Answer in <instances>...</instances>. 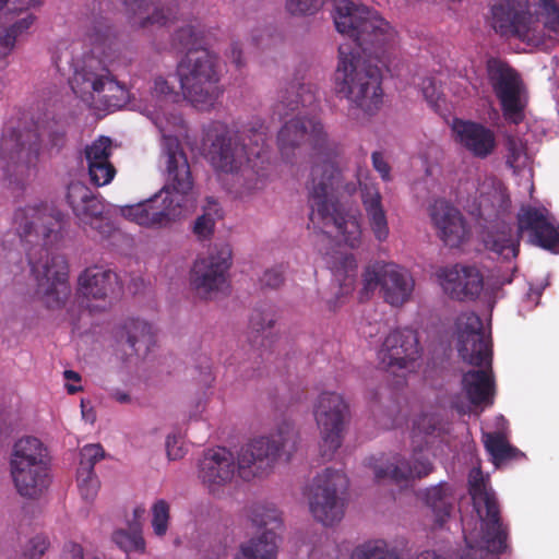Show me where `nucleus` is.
Returning a JSON list of instances; mask_svg holds the SVG:
<instances>
[{"label": "nucleus", "instance_id": "603ef678", "mask_svg": "<svg viewBox=\"0 0 559 559\" xmlns=\"http://www.w3.org/2000/svg\"><path fill=\"white\" fill-rule=\"evenodd\" d=\"M371 162L373 168L379 173L380 177L383 181L391 180V166L384 159L383 154L381 152H373L371 155Z\"/></svg>", "mask_w": 559, "mask_h": 559}, {"label": "nucleus", "instance_id": "f03ea898", "mask_svg": "<svg viewBox=\"0 0 559 559\" xmlns=\"http://www.w3.org/2000/svg\"><path fill=\"white\" fill-rule=\"evenodd\" d=\"M318 88L296 76L278 92L274 111L281 118L297 111L277 133V146L284 159L292 162L295 151L309 146L316 160L311 166L307 185L308 205L313 222H335L329 213L333 204L329 198L331 189L340 181L341 174L336 158L342 154V145L328 134L322 121L310 115L317 108Z\"/></svg>", "mask_w": 559, "mask_h": 559}, {"label": "nucleus", "instance_id": "680f3d73", "mask_svg": "<svg viewBox=\"0 0 559 559\" xmlns=\"http://www.w3.org/2000/svg\"><path fill=\"white\" fill-rule=\"evenodd\" d=\"M241 55H242V51H241L240 46L237 43L233 44L231 48H230V56H231L233 62L237 67L242 66Z\"/></svg>", "mask_w": 559, "mask_h": 559}, {"label": "nucleus", "instance_id": "4d7b16f0", "mask_svg": "<svg viewBox=\"0 0 559 559\" xmlns=\"http://www.w3.org/2000/svg\"><path fill=\"white\" fill-rule=\"evenodd\" d=\"M61 559H84L82 546L73 542L66 543L62 549Z\"/></svg>", "mask_w": 559, "mask_h": 559}, {"label": "nucleus", "instance_id": "c9c22d12", "mask_svg": "<svg viewBox=\"0 0 559 559\" xmlns=\"http://www.w3.org/2000/svg\"><path fill=\"white\" fill-rule=\"evenodd\" d=\"M35 5L34 0H25L21 7H14L10 12L12 15V23L7 28L19 39L24 34H27L28 29L34 24L36 16L28 11L29 7Z\"/></svg>", "mask_w": 559, "mask_h": 559}, {"label": "nucleus", "instance_id": "0e129e2a", "mask_svg": "<svg viewBox=\"0 0 559 559\" xmlns=\"http://www.w3.org/2000/svg\"><path fill=\"white\" fill-rule=\"evenodd\" d=\"M63 376H64V379H67V380H72L75 382L81 381V376L76 371H73V370H66L63 372Z\"/></svg>", "mask_w": 559, "mask_h": 559}, {"label": "nucleus", "instance_id": "a19ab883", "mask_svg": "<svg viewBox=\"0 0 559 559\" xmlns=\"http://www.w3.org/2000/svg\"><path fill=\"white\" fill-rule=\"evenodd\" d=\"M105 457V451L99 443L86 444L80 451L78 472L94 473L95 464Z\"/></svg>", "mask_w": 559, "mask_h": 559}, {"label": "nucleus", "instance_id": "37998d69", "mask_svg": "<svg viewBox=\"0 0 559 559\" xmlns=\"http://www.w3.org/2000/svg\"><path fill=\"white\" fill-rule=\"evenodd\" d=\"M112 540L126 552H143L145 549V542L143 537L138 533L130 534L123 530H119L112 534Z\"/></svg>", "mask_w": 559, "mask_h": 559}, {"label": "nucleus", "instance_id": "f3484780", "mask_svg": "<svg viewBox=\"0 0 559 559\" xmlns=\"http://www.w3.org/2000/svg\"><path fill=\"white\" fill-rule=\"evenodd\" d=\"M378 287L385 302L401 307L412 296L414 280L406 270L395 263L374 262L362 273L360 300L369 299Z\"/></svg>", "mask_w": 559, "mask_h": 559}, {"label": "nucleus", "instance_id": "aec40b11", "mask_svg": "<svg viewBox=\"0 0 559 559\" xmlns=\"http://www.w3.org/2000/svg\"><path fill=\"white\" fill-rule=\"evenodd\" d=\"M487 78L507 121L519 124L524 120V103L521 99L522 80L519 73L499 58L486 62Z\"/></svg>", "mask_w": 559, "mask_h": 559}, {"label": "nucleus", "instance_id": "4c0bfd02", "mask_svg": "<svg viewBox=\"0 0 559 559\" xmlns=\"http://www.w3.org/2000/svg\"><path fill=\"white\" fill-rule=\"evenodd\" d=\"M275 322L274 314L271 312L259 311L255 310L250 317V328L257 335L253 337L252 342L259 343L258 338L261 336L260 345L262 347L269 346L271 341L269 340V334L266 333Z\"/></svg>", "mask_w": 559, "mask_h": 559}, {"label": "nucleus", "instance_id": "20e7f679", "mask_svg": "<svg viewBox=\"0 0 559 559\" xmlns=\"http://www.w3.org/2000/svg\"><path fill=\"white\" fill-rule=\"evenodd\" d=\"M204 146L215 171L236 176V197L242 199L263 188L269 163V128L262 119L252 118L236 132L215 122L205 133Z\"/></svg>", "mask_w": 559, "mask_h": 559}, {"label": "nucleus", "instance_id": "13d9d810", "mask_svg": "<svg viewBox=\"0 0 559 559\" xmlns=\"http://www.w3.org/2000/svg\"><path fill=\"white\" fill-rule=\"evenodd\" d=\"M166 452L169 460H178L183 456V450L178 445V439L175 436H168L166 439Z\"/></svg>", "mask_w": 559, "mask_h": 559}, {"label": "nucleus", "instance_id": "c756f323", "mask_svg": "<svg viewBox=\"0 0 559 559\" xmlns=\"http://www.w3.org/2000/svg\"><path fill=\"white\" fill-rule=\"evenodd\" d=\"M452 131L455 141L475 157L485 158L496 147L495 133L481 123L455 119Z\"/></svg>", "mask_w": 559, "mask_h": 559}, {"label": "nucleus", "instance_id": "393cba45", "mask_svg": "<svg viewBox=\"0 0 559 559\" xmlns=\"http://www.w3.org/2000/svg\"><path fill=\"white\" fill-rule=\"evenodd\" d=\"M119 286L118 275L104 266L86 267L78 280V295L81 306L90 312L103 311L109 305L110 295Z\"/></svg>", "mask_w": 559, "mask_h": 559}, {"label": "nucleus", "instance_id": "5701e85b", "mask_svg": "<svg viewBox=\"0 0 559 559\" xmlns=\"http://www.w3.org/2000/svg\"><path fill=\"white\" fill-rule=\"evenodd\" d=\"M421 347L416 331L397 329L390 332L378 350L380 365L388 371L413 370L421 357Z\"/></svg>", "mask_w": 559, "mask_h": 559}, {"label": "nucleus", "instance_id": "7ed1b4c3", "mask_svg": "<svg viewBox=\"0 0 559 559\" xmlns=\"http://www.w3.org/2000/svg\"><path fill=\"white\" fill-rule=\"evenodd\" d=\"M63 225V213L44 202L20 206L12 217V227L25 246L37 282V294L48 309L62 308L71 293L68 262L51 250Z\"/></svg>", "mask_w": 559, "mask_h": 559}, {"label": "nucleus", "instance_id": "f257e3e1", "mask_svg": "<svg viewBox=\"0 0 559 559\" xmlns=\"http://www.w3.org/2000/svg\"><path fill=\"white\" fill-rule=\"evenodd\" d=\"M333 17L337 32L353 41L338 47L336 93L349 102L352 118L369 119L383 102L381 67H389L396 32L377 11L352 0L338 1Z\"/></svg>", "mask_w": 559, "mask_h": 559}, {"label": "nucleus", "instance_id": "72a5a7b5", "mask_svg": "<svg viewBox=\"0 0 559 559\" xmlns=\"http://www.w3.org/2000/svg\"><path fill=\"white\" fill-rule=\"evenodd\" d=\"M483 442L496 467L526 459L524 452L512 445L504 431L484 432Z\"/></svg>", "mask_w": 559, "mask_h": 559}, {"label": "nucleus", "instance_id": "3c124183", "mask_svg": "<svg viewBox=\"0 0 559 559\" xmlns=\"http://www.w3.org/2000/svg\"><path fill=\"white\" fill-rule=\"evenodd\" d=\"M260 283L263 287L278 288L284 283V271L283 266H275L264 272L260 278Z\"/></svg>", "mask_w": 559, "mask_h": 559}, {"label": "nucleus", "instance_id": "6e6552de", "mask_svg": "<svg viewBox=\"0 0 559 559\" xmlns=\"http://www.w3.org/2000/svg\"><path fill=\"white\" fill-rule=\"evenodd\" d=\"M469 495L480 520V540L474 544L464 535L466 548L460 559H499L510 549L509 526L503 523L495 492L487 487L480 468H473L468 477Z\"/></svg>", "mask_w": 559, "mask_h": 559}, {"label": "nucleus", "instance_id": "f8f14e48", "mask_svg": "<svg viewBox=\"0 0 559 559\" xmlns=\"http://www.w3.org/2000/svg\"><path fill=\"white\" fill-rule=\"evenodd\" d=\"M9 465L14 488L21 497L34 500L48 488L49 456L38 438L19 439L13 445Z\"/></svg>", "mask_w": 559, "mask_h": 559}, {"label": "nucleus", "instance_id": "ea45409f", "mask_svg": "<svg viewBox=\"0 0 559 559\" xmlns=\"http://www.w3.org/2000/svg\"><path fill=\"white\" fill-rule=\"evenodd\" d=\"M340 262L344 271L343 282L340 283V292L342 296H346L355 288L357 262L353 254L341 255Z\"/></svg>", "mask_w": 559, "mask_h": 559}, {"label": "nucleus", "instance_id": "79ce46f5", "mask_svg": "<svg viewBox=\"0 0 559 559\" xmlns=\"http://www.w3.org/2000/svg\"><path fill=\"white\" fill-rule=\"evenodd\" d=\"M79 491L81 497L86 501H93L99 490L100 483L95 473L78 472L76 476Z\"/></svg>", "mask_w": 559, "mask_h": 559}, {"label": "nucleus", "instance_id": "338daca9", "mask_svg": "<svg viewBox=\"0 0 559 559\" xmlns=\"http://www.w3.org/2000/svg\"><path fill=\"white\" fill-rule=\"evenodd\" d=\"M209 205L213 206V210H214L215 214L218 213L217 203L214 200H209ZM209 210H212V207H210Z\"/></svg>", "mask_w": 559, "mask_h": 559}, {"label": "nucleus", "instance_id": "09e8293b", "mask_svg": "<svg viewBox=\"0 0 559 559\" xmlns=\"http://www.w3.org/2000/svg\"><path fill=\"white\" fill-rule=\"evenodd\" d=\"M50 542L45 535H36L25 545L21 559H41L48 550Z\"/></svg>", "mask_w": 559, "mask_h": 559}, {"label": "nucleus", "instance_id": "bb28decb", "mask_svg": "<svg viewBox=\"0 0 559 559\" xmlns=\"http://www.w3.org/2000/svg\"><path fill=\"white\" fill-rule=\"evenodd\" d=\"M443 292L459 301L476 300L483 288L484 277L475 266L455 264L437 272Z\"/></svg>", "mask_w": 559, "mask_h": 559}, {"label": "nucleus", "instance_id": "cd10ccee", "mask_svg": "<svg viewBox=\"0 0 559 559\" xmlns=\"http://www.w3.org/2000/svg\"><path fill=\"white\" fill-rule=\"evenodd\" d=\"M431 224L439 239L450 248L460 247L469 235L461 211L445 200H436L429 207Z\"/></svg>", "mask_w": 559, "mask_h": 559}, {"label": "nucleus", "instance_id": "39448f33", "mask_svg": "<svg viewBox=\"0 0 559 559\" xmlns=\"http://www.w3.org/2000/svg\"><path fill=\"white\" fill-rule=\"evenodd\" d=\"M297 443L298 431L294 424L283 420L270 436L255 438L240 449L237 457L239 477L249 481L266 474L281 455L289 457ZM235 473V456L223 447L206 450L199 463V477L212 493L229 484Z\"/></svg>", "mask_w": 559, "mask_h": 559}, {"label": "nucleus", "instance_id": "c85d7f7f", "mask_svg": "<svg viewBox=\"0 0 559 559\" xmlns=\"http://www.w3.org/2000/svg\"><path fill=\"white\" fill-rule=\"evenodd\" d=\"M367 464L373 469L378 481L389 478L396 484L424 478L433 471L431 462L416 452L413 455V462L406 461L401 455H394L392 461L385 464L382 463V457L371 456L367 460Z\"/></svg>", "mask_w": 559, "mask_h": 559}, {"label": "nucleus", "instance_id": "ddd939ff", "mask_svg": "<svg viewBox=\"0 0 559 559\" xmlns=\"http://www.w3.org/2000/svg\"><path fill=\"white\" fill-rule=\"evenodd\" d=\"M72 91L83 102L99 110L120 108L127 102L128 91L100 59L90 57L71 80Z\"/></svg>", "mask_w": 559, "mask_h": 559}, {"label": "nucleus", "instance_id": "4be33fe9", "mask_svg": "<svg viewBox=\"0 0 559 559\" xmlns=\"http://www.w3.org/2000/svg\"><path fill=\"white\" fill-rule=\"evenodd\" d=\"M338 169L341 174L340 181L329 192V198L334 207L329 211V213L335 218V222H313L311 219V213L309 214V221L314 228H319L324 234L331 233L330 229L335 230L345 245L355 249L361 243V226L359 219L353 211L347 210L338 202L335 193L350 197L357 191V182L354 180L344 181L342 169L340 167ZM309 209L311 210L310 206Z\"/></svg>", "mask_w": 559, "mask_h": 559}, {"label": "nucleus", "instance_id": "7c9ffc66", "mask_svg": "<svg viewBox=\"0 0 559 559\" xmlns=\"http://www.w3.org/2000/svg\"><path fill=\"white\" fill-rule=\"evenodd\" d=\"M360 198L368 225L379 242H384L390 236L386 211L383 206L382 194L376 183H361Z\"/></svg>", "mask_w": 559, "mask_h": 559}, {"label": "nucleus", "instance_id": "58836bf2", "mask_svg": "<svg viewBox=\"0 0 559 559\" xmlns=\"http://www.w3.org/2000/svg\"><path fill=\"white\" fill-rule=\"evenodd\" d=\"M170 508L166 500L159 499L152 506V527L156 536L163 537L168 530Z\"/></svg>", "mask_w": 559, "mask_h": 559}, {"label": "nucleus", "instance_id": "de8ad7c7", "mask_svg": "<svg viewBox=\"0 0 559 559\" xmlns=\"http://www.w3.org/2000/svg\"><path fill=\"white\" fill-rule=\"evenodd\" d=\"M324 0H286V10L292 15L304 16L317 13Z\"/></svg>", "mask_w": 559, "mask_h": 559}, {"label": "nucleus", "instance_id": "9d476101", "mask_svg": "<svg viewBox=\"0 0 559 559\" xmlns=\"http://www.w3.org/2000/svg\"><path fill=\"white\" fill-rule=\"evenodd\" d=\"M511 199L507 188L498 182L490 191L481 192L479 200V217L485 222L480 233L486 250L504 260L518 257L520 240L513 235Z\"/></svg>", "mask_w": 559, "mask_h": 559}, {"label": "nucleus", "instance_id": "473e14b6", "mask_svg": "<svg viewBox=\"0 0 559 559\" xmlns=\"http://www.w3.org/2000/svg\"><path fill=\"white\" fill-rule=\"evenodd\" d=\"M119 342H124L132 352L146 354L155 344L153 328L146 321L128 319L117 332Z\"/></svg>", "mask_w": 559, "mask_h": 559}, {"label": "nucleus", "instance_id": "864d4df0", "mask_svg": "<svg viewBox=\"0 0 559 559\" xmlns=\"http://www.w3.org/2000/svg\"><path fill=\"white\" fill-rule=\"evenodd\" d=\"M17 38L7 28H0V57H7L15 47Z\"/></svg>", "mask_w": 559, "mask_h": 559}, {"label": "nucleus", "instance_id": "c03bdc74", "mask_svg": "<svg viewBox=\"0 0 559 559\" xmlns=\"http://www.w3.org/2000/svg\"><path fill=\"white\" fill-rule=\"evenodd\" d=\"M544 27L550 32H559V4L556 0H537Z\"/></svg>", "mask_w": 559, "mask_h": 559}, {"label": "nucleus", "instance_id": "e2e57ef3", "mask_svg": "<svg viewBox=\"0 0 559 559\" xmlns=\"http://www.w3.org/2000/svg\"><path fill=\"white\" fill-rule=\"evenodd\" d=\"M111 396L115 401H117L120 404H127L131 401V396L123 391L116 390L111 393Z\"/></svg>", "mask_w": 559, "mask_h": 559}, {"label": "nucleus", "instance_id": "a878e982", "mask_svg": "<svg viewBox=\"0 0 559 559\" xmlns=\"http://www.w3.org/2000/svg\"><path fill=\"white\" fill-rule=\"evenodd\" d=\"M518 231L527 234L531 243L551 253H559V225L547 209L524 205L518 213Z\"/></svg>", "mask_w": 559, "mask_h": 559}, {"label": "nucleus", "instance_id": "49530a36", "mask_svg": "<svg viewBox=\"0 0 559 559\" xmlns=\"http://www.w3.org/2000/svg\"><path fill=\"white\" fill-rule=\"evenodd\" d=\"M198 35L191 25L179 28L173 37V45L175 48L180 50L190 51V49H204L203 47H197Z\"/></svg>", "mask_w": 559, "mask_h": 559}, {"label": "nucleus", "instance_id": "f704fd0d", "mask_svg": "<svg viewBox=\"0 0 559 559\" xmlns=\"http://www.w3.org/2000/svg\"><path fill=\"white\" fill-rule=\"evenodd\" d=\"M426 506L435 515V521L442 526L451 515L454 506L452 489L448 483H440L423 492Z\"/></svg>", "mask_w": 559, "mask_h": 559}, {"label": "nucleus", "instance_id": "1a4fd4ad", "mask_svg": "<svg viewBox=\"0 0 559 559\" xmlns=\"http://www.w3.org/2000/svg\"><path fill=\"white\" fill-rule=\"evenodd\" d=\"M116 2L124 5L132 27H162L176 17L173 9L164 13L163 8L155 5V0H94L93 9L85 20V37L93 47L92 52L105 59L110 58L107 49L110 50L115 45V34L104 13L115 8Z\"/></svg>", "mask_w": 559, "mask_h": 559}, {"label": "nucleus", "instance_id": "5fc2aeb1", "mask_svg": "<svg viewBox=\"0 0 559 559\" xmlns=\"http://www.w3.org/2000/svg\"><path fill=\"white\" fill-rule=\"evenodd\" d=\"M414 428L425 435H431L437 428V420L432 415L424 414L414 421Z\"/></svg>", "mask_w": 559, "mask_h": 559}, {"label": "nucleus", "instance_id": "6e6d98bb", "mask_svg": "<svg viewBox=\"0 0 559 559\" xmlns=\"http://www.w3.org/2000/svg\"><path fill=\"white\" fill-rule=\"evenodd\" d=\"M153 92L157 97H176L174 87L164 78L155 79Z\"/></svg>", "mask_w": 559, "mask_h": 559}, {"label": "nucleus", "instance_id": "b1692460", "mask_svg": "<svg viewBox=\"0 0 559 559\" xmlns=\"http://www.w3.org/2000/svg\"><path fill=\"white\" fill-rule=\"evenodd\" d=\"M67 201L83 226H90L103 237L111 234L114 225L104 216L105 204L87 186L80 181L70 182Z\"/></svg>", "mask_w": 559, "mask_h": 559}, {"label": "nucleus", "instance_id": "0eeeda50", "mask_svg": "<svg viewBox=\"0 0 559 559\" xmlns=\"http://www.w3.org/2000/svg\"><path fill=\"white\" fill-rule=\"evenodd\" d=\"M457 352L463 361L475 367H485L463 374L462 389L467 400L474 406H491L496 395L491 341L486 335L481 319L475 313L466 317L464 328L459 333Z\"/></svg>", "mask_w": 559, "mask_h": 559}, {"label": "nucleus", "instance_id": "6ab92c4d", "mask_svg": "<svg viewBox=\"0 0 559 559\" xmlns=\"http://www.w3.org/2000/svg\"><path fill=\"white\" fill-rule=\"evenodd\" d=\"M248 518L253 526L265 527V531L242 543L234 559H277L276 530L283 524L281 512L272 504L254 503L248 510Z\"/></svg>", "mask_w": 559, "mask_h": 559}, {"label": "nucleus", "instance_id": "8fccbe9b", "mask_svg": "<svg viewBox=\"0 0 559 559\" xmlns=\"http://www.w3.org/2000/svg\"><path fill=\"white\" fill-rule=\"evenodd\" d=\"M215 226V218L210 212H205L203 215L199 216L193 226V233L197 235L199 239L209 238L213 231Z\"/></svg>", "mask_w": 559, "mask_h": 559}, {"label": "nucleus", "instance_id": "423d86ee", "mask_svg": "<svg viewBox=\"0 0 559 559\" xmlns=\"http://www.w3.org/2000/svg\"><path fill=\"white\" fill-rule=\"evenodd\" d=\"M163 155L166 186L154 197L121 207L123 217L144 227L162 228L181 214L182 202L193 189V177L187 154L178 138L164 135Z\"/></svg>", "mask_w": 559, "mask_h": 559}, {"label": "nucleus", "instance_id": "bf43d9fd", "mask_svg": "<svg viewBox=\"0 0 559 559\" xmlns=\"http://www.w3.org/2000/svg\"><path fill=\"white\" fill-rule=\"evenodd\" d=\"M66 132L63 130H53L49 132V142L51 147L60 150L66 144Z\"/></svg>", "mask_w": 559, "mask_h": 559}, {"label": "nucleus", "instance_id": "4468645a", "mask_svg": "<svg viewBox=\"0 0 559 559\" xmlns=\"http://www.w3.org/2000/svg\"><path fill=\"white\" fill-rule=\"evenodd\" d=\"M40 135L36 129L4 131L0 139V175L16 187L32 176L40 153Z\"/></svg>", "mask_w": 559, "mask_h": 559}, {"label": "nucleus", "instance_id": "052dcab7", "mask_svg": "<svg viewBox=\"0 0 559 559\" xmlns=\"http://www.w3.org/2000/svg\"><path fill=\"white\" fill-rule=\"evenodd\" d=\"M423 93L425 97L430 100L437 97L436 87L431 79H426L423 81Z\"/></svg>", "mask_w": 559, "mask_h": 559}, {"label": "nucleus", "instance_id": "412c9836", "mask_svg": "<svg viewBox=\"0 0 559 559\" xmlns=\"http://www.w3.org/2000/svg\"><path fill=\"white\" fill-rule=\"evenodd\" d=\"M231 265V249L228 245L215 247L205 258L198 259L190 272V284L203 299H212L227 287V274Z\"/></svg>", "mask_w": 559, "mask_h": 559}, {"label": "nucleus", "instance_id": "a18cd8bd", "mask_svg": "<svg viewBox=\"0 0 559 559\" xmlns=\"http://www.w3.org/2000/svg\"><path fill=\"white\" fill-rule=\"evenodd\" d=\"M507 165L514 171H518L525 165L526 152L523 143L515 138L507 140Z\"/></svg>", "mask_w": 559, "mask_h": 559}, {"label": "nucleus", "instance_id": "2eb2a0df", "mask_svg": "<svg viewBox=\"0 0 559 559\" xmlns=\"http://www.w3.org/2000/svg\"><path fill=\"white\" fill-rule=\"evenodd\" d=\"M348 478L341 469L325 468L310 486L308 500L313 518L325 526L340 522L344 515Z\"/></svg>", "mask_w": 559, "mask_h": 559}, {"label": "nucleus", "instance_id": "774afa93", "mask_svg": "<svg viewBox=\"0 0 559 559\" xmlns=\"http://www.w3.org/2000/svg\"><path fill=\"white\" fill-rule=\"evenodd\" d=\"M334 275L335 277L337 278V281H341V277L343 275V273L341 272V267H336L335 271H334Z\"/></svg>", "mask_w": 559, "mask_h": 559}, {"label": "nucleus", "instance_id": "dca6fc26", "mask_svg": "<svg viewBox=\"0 0 559 559\" xmlns=\"http://www.w3.org/2000/svg\"><path fill=\"white\" fill-rule=\"evenodd\" d=\"M313 416L320 432V455L330 461L343 443L349 406L342 394L324 391L313 404Z\"/></svg>", "mask_w": 559, "mask_h": 559}, {"label": "nucleus", "instance_id": "a211bd4d", "mask_svg": "<svg viewBox=\"0 0 559 559\" xmlns=\"http://www.w3.org/2000/svg\"><path fill=\"white\" fill-rule=\"evenodd\" d=\"M490 26L500 36L522 41H539L543 37L538 20L532 14L527 0H491Z\"/></svg>", "mask_w": 559, "mask_h": 559}, {"label": "nucleus", "instance_id": "69168bd1", "mask_svg": "<svg viewBox=\"0 0 559 559\" xmlns=\"http://www.w3.org/2000/svg\"><path fill=\"white\" fill-rule=\"evenodd\" d=\"M66 388H67L68 393H70V394H74V393L79 392L80 390H82L81 386H75L73 384H67Z\"/></svg>", "mask_w": 559, "mask_h": 559}, {"label": "nucleus", "instance_id": "2f4dec72", "mask_svg": "<svg viewBox=\"0 0 559 559\" xmlns=\"http://www.w3.org/2000/svg\"><path fill=\"white\" fill-rule=\"evenodd\" d=\"M91 182L103 187L111 182L116 175V168L110 163L111 140L99 136L84 150Z\"/></svg>", "mask_w": 559, "mask_h": 559}, {"label": "nucleus", "instance_id": "e433bc0d", "mask_svg": "<svg viewBox=\"0 0 559 559\" xmlns=\"http://www.w3.org/2000/svg\"><path fill=\"white\" fill-rule=\"evenodd\" d=\"M395 549H390L383 539L369 540L358 546L352 554V559H391Z\"/></svg>", "mask_w": 559, "mask_h": 559}, {"label": "nucleus", "instance_id": "9b49d317", "mask_svg": "<svg viewBox=\"0 0 559 559\" xmlns=\"http://www.w3.org/2000/svg\"><path fill=\"white\" fill-rule=\"evenodd\" d=\"M177 72L185 97L200 110L212 109L224 92L216 57L207 49H190Z\"/></svg>", "mask_w": 559, "mask_h": 559}]
</instances>
